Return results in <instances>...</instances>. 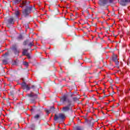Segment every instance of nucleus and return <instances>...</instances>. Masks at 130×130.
I'll list each match as a JSON object with an SVG mask.
<instances>
[{"label": "nucleus", "mask_w": 130, "mask_h": 130, "mask_svg": "<svg viewBox=\"0 0 130 130\" xmlns=\"http://www.w3.org/2000/svg\"><path fill=\"white\" fill-rule=\"evenodd\" d=\"M12 50H13L14 52L15 53H19V51L18 50V48H17V46L16 45H13L12 46Z\"/></svg>", "instance_id": "9d476101"}, {"label": "nucleus", "mask_w": 130, "mask_h": 130, "mask_svg": "<svg viewBox=\"0 0 130 130\" xmlns=\"http://www.w3.org/2000/svg\"><path fill=\"white\" fill-rule=\"evenodd\" d=\"M63 99V101H67V97L66 96H64Z\"/></svg>", "instance_id": "4be33fe9"}, {"label": "nucleus", "mask_w": 130, "mask_h": 130, "mask_svg": "<svg viewBox=\"0 0 130 130\" xmlns=\"http://www.w3.org/2000/svg\"><path fill=\"white\" fill-rule=\"evenodd\" d=\"M15 4H19L21 2V0H14Z\"/></svg>", "instance_id": "a211bd4d"}, {"label": "nucleus", "mask_w": 130, "mask_h": 130, "mask_svg": "<svg viewBox=\"0 0 130 130\" xmlns=\"http://www.w3.org/2000/svg\"><path fill=\"white\" fill-rule=\"evenodd\" d=\"M22 80L23 82L21 84V87L22 89H23V90H25V89H26L27 91H29V90L31 89V87H29V85L26 84V83L25 82L24 79H22Z\"/></svg>", "instance_id": "20e7f679"}, {"label": "nucleus", "mask_w": 130, "mask_h": 130, "mask_svg": "<svg viewBox=\"0 0 130 130\" xmlns=\"http://www.w3.org/2000/svg\"><path fill=\"white\" fill-rule=\"evenodd\" d=\"M29 43L30 41H29V40H26L24 42L23 45H29Z\"/></svg>", "instance_id": "ddd939ff"}, {"label": "nucleus", "mask_w": 130, "mask_h": 130, "mask_svg": "<svg viewBox=\"0 0 130 130\" xmlns=\"http://www.w3.org/2000/svg\"><path fill=\"white\" fill-rule=\"evenodd\" d=\"M45 111L47 114H49L50 112H54V107H51L50 109L49 110H45Z\"/></svg>", "instance_id": "9b49d317"}, {"label": "nucleus", "mask_w": 130, "mask_h": 130, "mask_svg": "<svg viewBox=\"0 0 130 130\" xmlns=\"http://www.w3.org/2000/svg\"><path fill=\"white\" fill-rule=\"evenodd\" d=\"M75 128L76 130H81V127H80V126H76V127H75Z\"/></svg>", "instance_id": "6ab92c4d"}, {"label": "nucleus", "mask_w": 130, "mask_h": 130, "mask_svg": "<svg viewBox=\"0 0 130 130\" xmlns=\"http://www.w3.org/2000/svg\"><path fill=\"white\" fill-rule=\"evenodd\" d=\"M73 100H74V101H77V100H78V98H73Z\"/></svg>", "instance_id": "5701e85b"}, {"label": "nucleus", "mask_w": 130, "mask_h": 130, "mask_svg": "<svg viewBox=\"0 0 130 130\" xmlns=\"http://www.w3.org/2000/svg\"><path fill=\"white\" fill-rule=\"evenodd\" d=\"M20 8H26L23 12L22 14L24 16H28L29 14L31 13V10H32V8L31 7H29V2H27L26 1H22L21 2Z\"/></svg>", "instance_id": "f257e3e1"}, {"label": "nucleus", "mask_w": 130, "mask_h": 130, "mask_svg": "<svg viewBox=\"0 0 130 130\" xmlns=\"http://www.w3.org/2000/svg\"><path fill=\"white\" fill-rule=\"evenodd\" d=\"M109 1V0H100L99 2V4L100 6H105V5H106Z\"/></svg>", "instance_id": "423d86ee"}, {"label": "nucleus", "mask_w": 130, "mask_h": 130, "mask_svg": "<svg viewBox=\"0 0 130 130\" xmlns=\"http://www.w3.org/2000/svg\"><path fill=\"white\" fill-rule=\"evenodd\" d=\"M2 62H3V64H7V63H8V60H3Z\"/></svg>", "instance_id": "dca6fc26"}, {"label": "nucleus", "mask_w": 130, "mask_h": 130, "mask_svg": "<svg viewBox=\"0 0 130 130\" xmlns=\"http://www.w3.org/2000/svg\"><path fill=\"white\" fill-rule=\"evenodd\" d=\"M8 24H15V21H14V18L13 17H11L9 18L8 20Z\"/></svg>", "instance_id": "f8f14e48"}, {"label": "nucleus", "mask_w": 130, "mask_h": 130, "mask_svg": "<svg viewBox=\"0 0 130 130\" xmlns=\"http://www.w3.org/2000/svg\"><path fill=\"white\" fill-rule=\"evenodd\" d=\"M8 54V53H6V54Z\"/></svg>", "instance_id": "cd10ccee"}, {"label": "nucleus", "mask_w": 130, "mask_h": 130, "mask_svg": "<svg viewBox=\"0 0 130 130\" xmlns=\"http://www.w3.org/2000/svg\"><path fill=\"white\" fill-rule=\"evenodd\" d=\"M66 115L63 113H59L58 115L55 114V116L54 117V120H61V121H63V120H65L66 119Z\"/></svg>", "instance_id": "f03ea898"}, {"label": "nucleus", "mask_w": 130, "mask_h": 130, "mask_svg": "<svg viewBox=\"0 0 130 130\" xmlns=\"http://www.w3.org/2000/svg\"><path fill=\"white\" fill-rule=\"evenodd\" d=\"M23 50L22 52L23 55H26L28 58H30V55L29 54V53L27 52V51H28V50L23 49Z\"/></svg>", "instance_id": "1a4fd4ad"}, {"label": "nucleus", "mask_w": 130, "mask_h": 130, "mask_svg": "<svg viewBox=\"0 0 130 130\" xmlns=\"http://www.w3.org/2000/svg\"><path fill=\"white\" fill-rule=\"evenodd\" d=\"M112 60L114 61L116 64H118L119 63V61H118V59H117V55H113L112 57Z\"/></svg>", "instance_id": "0eeeda50"}, {"label": "nucleus", "mask_w": 130, "mask_h": 130, "mask_svg": "<svg viewBox=\"0 0 130 130\" xmlns=\"http://www.w3.org/2000/svg\"><path fill=\"white\" fill-rule=\"evenodd\" d=\"M110 3H112V0H109Z\"/></svg>", "instance_id": "393cba45"}, {"label": "nucleus", "mask_w": 130, "mask_h": 130, "mask_svg": "<svg viewBox=\"0 0 130 130\" xmlns=\"http://www.w3.org/2000/svg\"><path fill=\"white\" fill-rule=\"evenodd\" d=\"M27 96L31 98H34L35 99H36V98H37V94L34 93L33 92H31L30 93H28L27 94Z\"/></svg>", "instance_id": "6e6552de"}, {"label": "nucleus", "mask_w": 130, "mask_h": 130, "mask_svg": "<svg viewBox=\"0 0 130 130\" xmlns=\"http://www.w3.org/2000/svg\"><path fill=\"white\" fill-rule=\"evenodd\" d=\"M15 14L16 16H20V11H19L18 10H16L15 11Z\"/></svg>", "instance_id": "4468645a"}, {"label": "nucleus", "mask_w": 130, "mask_h": 130, "mask_svg": "<svg viewBox=\"0 0 130 130\" xmlns=\"http://www.w3.org/2000/svg\"><path fill=\"white\" fill-rule=\"evenodd\" d=\"M29 43V44H28V46H29V47H32V46H33V45H34L33 42H30Z\"/></svg>", "instance_id": "2eb2a0df"}, {"label": "nucleus", "mask_w": 130, "mask_h": 130, "mask_svg": "<svg viewBox=\"0 0 130 130\" xmlns=\"http://www.w3.org/2000/svg\"><path fill=\"white\" fill-rule=\"evenodd\" d=\"M39 115H36L35 116V118H36L37 119H38V118H39Z\"/></svg>", "instance_id": "412c9836"}, {"label": "nucleus", "mask_w": 130, "mask_h": 130, "mask_svg": "<svg viewBox=\"0 0 130 130\" xmlns=\"http://www.w3.org/2000/svg\"><path fill=\"white\" fill-rule=\"evenodd\" d=\"M18 62H19V61H18V60H15L13 64L17 66V64H18Z\"/></svg>", "instance_id": "f3484780"}, {"label": "nucleus", "mask_w": 130, "mask_h": 130, "mask_svg": "<svg viewBox=\"0 0 130 130\" xmlns=\"http://www.w3.org/2000/svg\"><path fill=\"white\" fill-rule=\"evenodd\" d=\"M19 38H22V36L21 35L19 36Z\"/></svg>", "instance_id": "a878e982"}, {"label": "nucleus", "mask_w": 130, "mask_h": 130, "mask_svg": "<svg viewBox=\"0 0 130 130\" xmlns=\"http://www.w3.org/2000/svg\"><path fill=\"white\" fill-rule=\"evenodd\" d=\"M71 97H73V95H71Z\"/></svg>", "instance_id": "bb28decb"}, {"label": "nucleus", "mask_w": 130, "mask_h": 130, "mask_svg": "<svg viewBox=\"0 0 130 130\" xmlns=\"http://www.w3.org/2000/svg\"><path fill=\"white\" fill-rule=\"evenodd\" d=\"M68 103H69L68 106H65L62 108V111H63V112H67L70 110V107L71 105H72V101L68 100Z\"/></svg>", "instance_id": "7ed1b4c3"}, {"label": "nucleus", "mask_w": 130, "mask_h": 130, "mask_svg": "<svg viewBox=\"0 0 130 130\" xmlns=\"http://www.w3.org/2000/svg\"><path fill=\"white\" fill-rule=\"evenodd\" d=\"M128 3H130V0H120V5L125 6Z\"/></svg>", "instance_id": "39448f33"}, {"label": "nucleus", "mask_w": 130, "mask_h": 130, "mask_svg": "<svg viewBox=\"0 0 130 130\" xmlns=\"http://www.w3.org/2000/svg\"><path fill=\"white\" fill-rule=\"evenodd\" d=\"M31 88H32V89H34V88H35V86H34V85H31Z\"/></svg>", "instance_id": "b1692460"}, {"label": "nucleus", "mask_w": 130, "mask_h": 130, "mask_svg": "<svg viewBox=\"0 0 130 130\" xmlns=\"http://www.w3.org/2000/svg\"><path fill=\"white\" fill-rule=\"evenodd\" d=\"M24 66H26V67H28V63L27 62H23Z\"/></svg>", "instance_id": "aec40b11"}]
</instances>
